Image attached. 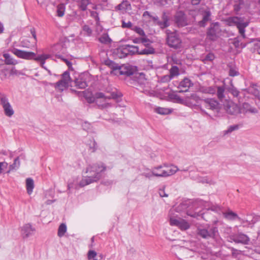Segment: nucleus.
<instances>
[{"label": "nucleus", "mask_w": 260, "mask_h": 260, "mask_svg": "<svg viewBox=\"0 0 260 260\" xmlns=\"http://www.w3.org/2000/svg\"><path fill=\"white\" fill-rule=\"evenodd\" d=\"M119 74L127 77L133 76L134 80L140 84L146 82L145 75L143 73H138L137 67L129 64H122L118 68Z\"/></svg>", "instance_id": "2"}, {"label": "nucleus", "mask_w": 260, "mask_h": 260, "mask_svg": "<svg viewBox=\"0 0 260 260\" xmlns=\"http://www.w3.org/2000/svg\"><path fill=\"white\" fill-rule=\"evenodd\" d=\"M69 85L67 82L60 80L56 83L55 87L56 89L62 91L64 89L67 88Z\"/></svg>", "instance_id": "26"}, {"label": "nucleus", "mask_w": 260, "mask_h": 260, "mask_svg": "<svg viewBox=\"0 0 260 260\" xmlns=\"http://www.w3.org/2000/svg\"><path fill=\"white\" fill-rule=\"evenodd\" d=\"M188 98L190 99L193 100L197 102H198V101L200 100V98L196 93H191Z\"/></svg>", "instance_id": "58"}, {"label": "nucleus", "mask_w": 260, "mask_h": 260, "mask_svg": "<svg viewBox=\"0 0 260 260\" xmlns=\"http://www.w3.org/2000/svg\"><path fill=\"white\" fill-rule=\"evenodd\" d=\"M221 31L219 23H212L207 30V37L212 41H215L220 37Z\"/></svg>", "instance_id": "6"}, {"label": "nucleus", "mask_w": 260, "mask_h": 260, "mask_svg": "<svg viewBox=\"0 0 260 260\" xmlns=\"http://www.w3.org/2000/svg\"><path fill=\"white\" fill-rule=\"evenodd\" d=\"M90 14H91V16L92 17H94L96 20L99 19V18L98 17V13L96 12H95V11H91L90 12Z\"/></svg>", "instance_id": "63"}, {"label": "nucleus", "mask_w": 260, "mask_h": 260, "mask_svg": "<svg viewBox=\"0 0 260 260\" xmlns=\"http://www.w3.org/2000/svg\"><path fill=\"white\" fill-rule=\"evenodd\" d=\"M61 80L67 82L69 84L71 83L72 80L68 71H66L63 73Z\"/></svg>", "instance_id": "45"}, {"label": "nucleus", "mask_w": 260, "mask_h": 260, "mask_svg": "<svg viewBox=\"0 0 260 260\" xmlns=\"http://www.w3.org/2000/svg\"><path fill=\"white\" fill-rule=\"evenodd\" d=\"M88 259L89 260H102L103 256L102 254H98L94 250H89L87 254Z\"/></svg>", "instance_id": "22"}, {"label": "nucleus", "mask_w": 260, "mask_h": 260, "mask_svg": "<svg viewBox=\"0 0 260 260\" xmlns=\"http://www.w3.org/2000/svg\"><path fill=\"white\" fill-rule=\"evenodd\" d=\"M15 72L16 70L14 69L10 70L5 64L0 66V77L2 80L6 79L9 74L13 75Z\"/></svg>", "instance_id": "15"}, {"label": "nucleus", "mask_w": 260, "mask_h": 260, "mask_svg": "<svg viewBox=\"0 0 260 260\" xmlns=\"http://www.w3.org/2000/svg\"><path fill=\"white\" fill-rule=\"evenodd\" d=\"M231 21L237 26L242 38L244 39L245 38V28L248 25L249 22L248 21L244 22L242 18L238 17H232Z\"/></svg>", "instance_id": "9"}, {"label": "nucleus", "mask_w": 260, "mask_h": 260, "mask_svg": "<svg viewBox=\"0 0 260 260\" xmlns=\"http://www.w3.org/2000/svg\"><path fill=\"white\" fill-rule=\"evenodd\" d=\"M12 52L18 57L23 59H34L36 56V54L32 52H27L16 48H14L12 50Z\"/></svg>", "instance_id": "11"}, {"label": "nucleus", "mask_w": 260, "mask_h": 260, "mask_svg": "<svg viewBox=\"0 0 260 260\" xmlns=\"http://www.w3.org/2000/svg\"><path fill=\"white\" fill-rule=\"evenodd\" d=\"M122 96V94L121 93H117L115 92H113L111 93L110 96H108V99H117Z\"/></svg>", "instance_id": "53"}, {"label": "nucleus", "mask_w": 260, "mask_h": 260, "mask_svg": "<svg viewBox=\"0 0 260 260\" xmlns=\"http://www.w3.org/2000/svg\"><path fill=\"white\" fill-rule=\"evenodd\" d=\"M248 112H249L251 113H257V110L256 108L250 106V107L248 109Z\"/></svg>", "instance_id": "64"}, {"label": "nucleus", "mask_w": 260, "mask_h": 260, "mask_svg": "<svg viewBox=\"0 0 260 260\" xmlns=\"http://www.w3.org/2000/svg\"><path fill=\"white\" fill-rule=\"evenodd\" d=\"M8 166V163L6 162H0V174L2 172V170L6 168Z\"/></svg>", "instance_id": "60"}, {"label": "nucleus", "mask_w": 260, "mask_h": 260, "mask_svg": "<svg viewBox=\"0 0 260 260\" xmlns=\"http://www.w3.org/2000/svg\"><path fill=\"white\" fill-rule=\"evenodd\" d=\"M166 34L167 43L170 48L177 49L181 47L182 41L176 31L167 29Z\"/></svg>", "instance_id": "4"}, {"label": "nucleus", "mask_w": 260, "mask_h": 260, "mask_svg": "<svg viewBox=\"0 0 260 260\" xmlns=\"http://www.w3.org/2000/svg\"><path fill=\"white\" fill-rule=\"evenodd\" d=\"M217 88V95L218 96V98L222 101L223 99L224 98V91H225V88L223 86H217L216 87Z\"/></svg>", "instance_id": "34"}, {"label": "nucleus", "mask_w": 260, "mask_h": 260, "mask_svg": "<svg viewBox=\"0 0 260 260\" xmlns=\"http://www.w3.org/2000/svg\"><path fill=\"white\" fill-rule=\"evenodd\" d=\"M141 43L143 44L146 47H147L151 42L149 39L146 37V36L144 37H141Z\"/></svg>", "instance_id": "55"}, {"label": "nucleus", "mask_w": 260, "mask_h": 260, "mask_svg": "<svg viewBox=\"0 0 260 260\" xmlns=\"http://www.w3.org/2000/svg\"><path fill=\"white\" fill-rule=\"evenodd\" d=\"M105 64L109 66L114 71L118 70V68L120 67V66L115 63L113 61L111 60H106L105 61Z\"/></svg>", "instance_id": "41"}, {"label": "nucleus", "mask_w": 260, "mask_h": 260, "mask_svg": "<svg viewBox=\"0 0 260 260\" xmlns=\"http://www.w3.org/2000/svg\"><path fill=\"white\" fill-rule=\"evenodd\" d=\"M65 11V5L63 4H59L57 7V13L58 17H62L64 15Z\"/></svg>", "instance_id": "39"}, {"label": "nucleus", "mask_w": 260, "mask_h": 260, "mask_svg": "<svg viewBox=\"0 0 260 260\" xmlns=\"http://www.w3.org/2000/svg\"><path fill=\"white\" fill-rule=\"evenodd\" d=\"M229 91L235 97H238L239 94V91L233 86L229 88Z\"/></svg>", "instance_id": "50"}, {"label": "nucleus", "mask_w": 260, "mask_h": 260, "mask_svg": "<svg viewBox=\"0 0 260 260\" xmlns=\"http://www.w3.org/2000/svg\"><path fill=\"white\" fill-rule=\"evenodd\" d=\"M250 92L260 100V87L253 85L250 88Z\"/></svg>", "instance_id": "32"}, {"label": "nucleus", "mask_w": 260, "mask_h": 260, "mask_svg": "<svg viewBox=\"0 0 260 260\" xmlns=\"http://www.w3.org/2000/svg\"><path fill=\"white\" fill-rule=\"evenodd\" d=\"M103 99L104 101H106V100L108 99V96H105V95L102 92H96L94 95V100L91 101L90 100V102H98L99 99Z\"/></svg>", "instance_id": "33"}, {"label": "nucleus", "mask_w": 260, "mask_h": 260, "mask_svg": "<svg viewBox=\"0 0 260 260\" xmlns=\"http://www.w3.org/2000/svg\"><path fill=\"white\" fill-rule=\"evenodd\" d=\"M211 13L209 10H206L203 12V19L198 22L200 27H205L208 22L211 20Z\"/></svg>", "instance_id": "18"}, {"label": "nucleus", "mask_w": 260, "mask_h": 260, "mask_svg": "<svg viewBox=\"0 0 260 260\" xmlns=\"http://www.w3.org/2000/svg\"><path fill=\"white\" fill-rule=\"evenodd\" d=\"M197 234L199 236L207 240L210 239H216L219 235L217 228L215 226L199 228L197 229Z\"/></svg>", "instance_id": "5"}, {"label": "nucleus", "mask_w": 260, "mask_h": 260, "mask_svg": "<svg viewBox=\"0 0 260 260\" xmlns=\"http://www.w3.org/2000/svg\"><path fill=\"white\" fill-rule=\"evenodd\" d=\"M34 231H35V229L29 223L25 224L21 229V233L24 238L32 235Z\"/></svg>", "instance_id": "17"}, {"label": "nucleus", "mask_w": 260, "mask_h": 260, "mask_svg": "<svg viewBox=\"0 0 260 260\" xmlns=\"http://www.w3.org/2000/svg\"><path fill=\"white\" fill-rule=\"evenodd\" d=\"M224 216L225 218L229 220H235L236 219H238L242 223H245V222H248V220H244L241 219L240 217L238 216V215L235 212L230 211L228 212H225L223 213Z\"/></svg>", "instance_id": "20"}, {"label": "nucleus", "mask_w": 260, "mask_h": 260, "mask_svg": "<svg viewBox=\"0 0 260 260\" xmlns=\"http://www.w3.org/2000/svg\"><path fill=\"white\" fill-rule=\"evenodd\" d=\"M162 21L157 22V25L159 26L161 29L167 28L170 25L169 17L167 14L166 12H163L161 16Z\"/></svg>", "instance_id": "19"}, {"label": "nucleus", "mask_w": 260, "mask_h": 260, "mask_svg": "<svg viewBox=\"0 0 260 260\" xmlns=\"http://www.w3.org/2000/svg\"><path fill=\"white\" fill-rule=\"evenodd\" d=\"M20 166V161L19 159V157H16L14 161V162L9 167V170L8 171V173H9L10 171L17 169Z\"/></svg>", "instance_id": "37"}, {"label": "nucleus", "mask_w": 260, "mask_h": 260, "mask_svg": "<svg viewBox=\"0 0 260 260\" xmlns=\"http://www.w3.org/2000/svg\"><path fill=\"white\" fill-rule=\"evenodd\" d=\"M188 207V205L187 203L183 202L180 203L178 206H177L175 208V210L177 212H185L187 208Z\"/></svg>", "instance_id": "36"}, {"label": "nucleus", "mask_w": 260, "mask_h": 260, "mask_svg": "<svg viewBox=\"0 0 260 260\" xmlns=\"http://www.w3.org/2000/svg\"><path fill=\"white\" fill-rule=\"evenodd\" d=\"M125 46L127 51H126L127 55H133L135 53L139 54L138 47L130 45H125Z\"/></svg>", "instance_id": "25"}, {"label": "nucleus", "mask_w": 260, "mask_h": 260, "mask_svg": "<svg viewBox=\"0 0 260 260\" xmlns=\"http://www.w3.org/2000/svg\"><path fill=\"white\" fill-rule=\"evenodd\" d=\"M132 26V23L130 21L125 22L124 20H122V27L131 28Z\"/></svg>", "instance_id": "56"}, {"label": "nucleus", "mask_w": 260, "mask_h": 260, "mask_svg": "<svg viewBox=\"0 0 260 260\" xmlns=\"http://www.w3.org/2000/svg\"><path fill=\"white\" fill-rule=\"evenodd\" d=\"M88 145L92 152H95L98 148L97 143L93 139L90 140V143Z\"/></svg>", "instance_id": "47"}, {"label": "nucleus", "mask_w": 260, "mask_h": 260, "mask_svg": "<svg viewBox=\"0 0 260 260\" xmlns=\"http://www.w3.org/2000/svg\"><path fill=\"white\" fill-rule=\"evenodd\" d=\"M229 74L230 76L234 77L237 76L239 73L236 70L231 68L229 70Z\"/></svg>", "instance_id": "57"}, {"label": "nucleus", "mask_w": 260, "mask_h": 260, "mask_svg": "<svg viewBox=\"0 0 260 260\" xmlns=\"http://www.w3.org/2000/svg\"><path fill=\"white\" fill-rule=\"evenodd\" d=\"M50 57V55L49 54H41L39 55L37 57H35L34 58L35 60L40 61L41 64V66L43 67V64L45 63V60L49 58Z\"/></svg>", "instance_id": "31"}, {"label": "nucleus", "mask_w": 260, "mask_h": 260, "mask_svg": "<svg viewBox=\"0 0 260 260\" xmlns=\"http://www.w3.org/2000/svg\"><path fill=\"white\" fill-rule=\"evenodd\" d=\"M30 33L33 37V38L35 40V42L36 43L37 42V36H36V30H35V29L34 28H31L30 29Z\"/></svg>", "instance_id": "59"}, {"label": "nucleus", "mask_w": 260, "mask_h": 260, "mask_svg": "<svg viewBox=\"0 0 260 260\" xmlns=\"http://www.w3.org/2000/svg\"><path fill=\"white\" fill-rule=\"evenodd\" d=\"M238 128H239V125L237 124L231 125L228 127L227 130H226L224 132V133L225 135L228 134L229 133H232V132H233L234 131L237 130Z\"/></svg>", "instance_id": "49"}, {"label": "nucleus", "mask_w": 260, "mask_h": 260, "mask_svg": "<svg viewBox=\"0 0 260 260\" xmlns=\"http://www.w3.org/2000/svg\"><path fill=\"white\" fill-rule=\"evenodd\" d=\"M106 166L103 164H95L86 168V176L79 183L81 187L98 181L102 176V172L106 170Z\"/></svg>", "instance_id": "1"}, {"label": "nucleus", "mask_w": 260, "mask_h": 260, "mask_svg": "<svg viewBox=\"0 0 260 260\" xmlns=\"http://www.w3.org/2000/svg\"><path fill=\"white\" fill-rule=\"evenodd\" d=\"M239 108L234 104L229 105L226 107V112L231 115H235L239 113Z\"/></svg>", "instance_id": "23"}, {"label": "nucleus", "mask_w": 260, "mask_h": 260, "mask_svg": "<svg viewBox=\"0 0 260 260\" xmlns=\"http://www.w3.org/2000/svg\"><path fill=\"white\" fill-rule=\"evenodd\" d=\"M162 168V166L161 165L159 166L152 169L151 172L150 173H144L143 174V175L146 178H151L152 176H155V175L154 174H159L158 173L156 172V170H158Z\"/></svg>", "instance_id": "29"}, {"label": "nucleus", "mask_w": 260, "mask_h": 260, "mask_svg": "<svg viewBox=\"0 0 260 260\" xmlns=\"http://www.w3.org/2000/svg\"><path fill=\"white\" fill-rule=\"evenodd\" d=\"M0 104L3 107L4 113L7 116L11 117L14 114V111L5 94H0Z\"/></svg>", "instance_id": "7"}, {"label": "nucleus", "mask_w": 260, "mask_h": 260, "mask_svg": "<svg viewBox=\"0 0 260 260\" xmlns=\"http://www.w3.org/2000/svg\"><path fill=\"white\" fill-rule=\"evenodd\" d=\"M67 231V226L64 223H61L58 229L57 235L59 237H62Z\"/></svg>", "instance_id": "38"}, {"label": "nucleus", "mask_w": 260, "mask_h": 260, "mask_svg": "<svg viewBox=\"0 0 260 260\" xmlns=\"http://www.w3.org/2000/svg\"><path fill=\"white\" fill-rule=\"evenodd\" d=\"M99 41L105 44H108L111 43L112 40L110 38L107 34H104L100 38Z\"/></svg>", "instance_id": "35"}, {"label": "nucleus", "mask_w": 260, "mask_h": 260, "mask_svg": "<svg viewBox=\"0 0 260 260\" xmlns=\"http://www.w3.org/2000/svg\"><path fill=\"white\" fill-rule=\"evenodd\" d=\"M203 106L212 111H218L219 109V103L214 99H206L202 100Z\"/></svg>", "instance_id": "10"}, {"label": "nucleus", "mask_w": 260, "mask_h": 260, "mask_svg": "<svg viewBox=\"0 0 260 260\" xmlns=\"http://www.w3.org/2000/svg\"><path fill=\"white\" fill-rule=\"evenodd\" d=\"M155 112L161 115H166L170 113L171 110L167 108L158 107L155 109Z\"/></svg>", "instance_id": "42"}, {"label": "nucleus", "mask_w": 260, "mask_h": 260, "mask_svg": "<svg viewBox=\"0 0 260 260\" xmlns=\"http://www.w3.org/2000/svg\"><path fill=\"white\" fill-rule=\"evenodd\" d=\"M169 73L170 77H171L173 79L175 77H177L180 75L179 68L176 66H172L169 70Z\"/></svg>", "instance_id": "30"}, {"label": "nucleus", "mask_w": 260, "mask_h": 260, "mask_svg": "<svg viewBox=\"0 0 260 260\" xmlns=\"http://www.w3.org/2000/svg\"><path fill=\"white\" fill-rule=\"evenodd\" d=\"M89 4V0H79L78 1V6L82 11H85L87 10V6Z\"/></svg>", "instance_id": "28"}, {"label": "nucleus", "mask_w": 260, "mask_h": 260, "mask_svg": "<svg viewBox=\"0 0 260 260\" xmlns=\"http://www.w3.org/2000/svg\"><path fill=\"white\" fill-rule=\"evenodd\" d=\"M170 224L179 227L182 230H185L189 228V224L185 220L179 218L176 219L171 217L170 219Z\"/></svg>", "instance_id": "13"}, {"label": "nucleus", "mask_w": 260, "mask_h": 260, "mask_svg": "<svg viewBox=\"0 0 260 260\" xmlns=\"http://www.w3.org/2000/svg\"><path fill=\"white\" fill-rule=\"evenodd\" d=\"M172 79L170 75H166L161 77L160 81L162 83H167L170 82Z\"/></svg>", "instance_id": "52"}, {"label": "nucleus", "mask_w": 260, "mask_h": 260, "mask_svg": "<svg viewBox=\"0 0 260 260\" xmlns=\"http://www.w3.org/2000/svg\"><path fill=\"white\" fill-rule=\"evenodd\" d=\"M175 22L180 27L188 24L186 16L183 12L180 11L176 13L175 16Z\"/></svg>", "instance_id": "12"}, {"label": "nucleus", "mask_w": 260, "mask_h": 260, "mask_svg": "<svg viewBox=\"0 0 260 260\" xmlns=\"http://www.w3.org/2000/svg\"><path fill=\"white\" fill-rule=\"evenodd\" d=\"M130 6V4L126 1H123L121 3L117 5L116 8L119 10H126L128 9V7Z\"/></svg>", "instance_id": "40"}, {"label": "nucleus", "mask_w": 260, "mask_h": 260, "mask_svg": "<svg viewBox=\"0 0 260 260\" xmlns=\"http://www.w3.org/2000/svg\"><path fill=\"white\" fill-rule=\"evenodd\" d=\"M74 82L78 88L84 89L87 86L86 82L81 78L76 79Z\"/></svg>", "instance_id": "24"}, {"label": "nucleus", "mask_w": 260, "mask_h": 260, "mask_svg": "<svg viewBox=\"0 0 260 260\" xmlns=\"http://www.w3.org/2000/svg\"><path fill=\"white\" fill-rule=\"evenodd\" d=\"M162 167L166 168L165 170H162L161 173L159 174H154L156 177H167L175 174L179 170L178 168L174 165L170 166L167 164H164Z\"/></svg>", "instance_id": "8"}, {"label": "nucleus", "mask_w": 260, "mask_h": 260, "mask_svg": "<svg viewBox=\"0 0 260 260\" xmlns=\"http://www.w3.org/2000/svg\"><path fill=\"white\" fill-rule=\"evenodd\" d=\"M155 51L152 47H147L140 51H139V54H152L154 53Z\"/></svg>", "instance_id": "43"}, {"label": "nucleus", "mask_w": 260, "mask_h": 260, "mask_svg": "<svg viewBox=\"0 0 260 260\" xmlns=\"http://www.w3.org/2000/svg\"><path fill=\"white\" fill-rule=\"evenodd\" d=\"M127 51L126 49L125 45L122 46L114 51V53L120 58H122L126 57L128 55L127 54Z\"/></svg>", "instance_id": "21"}, {"label": "nucleus", "mask_w": 260, "mask_h": 260, "mask_svg": "<svg viewBox=\"0 0 260 260\" xmlns=\"http://www.w3.org/2000/svg\"><path fill=\"white\" fill-rule=\"evenodd\" d=\"M215 58V55L212 53H209L206 55L205 56V57H202V61L206 63L207 61H212Z\"/></svg>", "instance_id": "46"}, {"label": "nucleus", "mask_w": 260, "mask_h": 260, "mask_svg": "<svg viewBox=\"0 0 260 260\" xmlns=\"http://www.w3.org/2000/svg\"><path fill=\"white\" fill-rule=\"evenodd\" d=\"M231 240L236 243L247 244L249 241V237L242 233H239L237 235H234L230 237Z\"/></svg>", "instance_id": "14"}, {"label": "nucleus", "mask_w": 260, "mask_h": 260, "mask_svg": "<svg viewBox=\"0 0 260 260\" xmlns=\"http://www.w3.org/2000/svg\"><path fill=\"white\" fill-rule=\"evenodd\" d=\"M3 56L5 59V62L7 64H12L14 63L13 59L11 57L9 53H4Z\"/></svg>", "instance_id": "48"}, {"label": "nucleus", "mask_w": 260, "mask_h": 260, "mask_svg": "<svg viewBox=\"0 0 260 260\" xmlns=\"http://www.w3.org/2000/svg\"><path fill=\"white\" fill-rule=\"evenodd\" d=\"M159 194L161 197H168V194H167L165 191L164 188L160 189L159 191Z\"/></svg>", "instance_id": "61"}, {"label": "nucleus", "mask_w": 260, "mask_h": 260, "mask_svg": "<svg viewBox=\"0 0 260 260\" xmlns=\"http://www.w3.org/2000/svg\"><path fill=\"white\" fill-rule=\"evenodd\" d=\"M193 84L191 81L188 78H184L180 83L178 86V88H184L185 89H181L178 92H187L190 86H193Z\"/></svg>", "instance_id": "16"}, {"label": "nucleus", "mask_w": 260, "mask_h": 260, "mask_svg": "<svg viewBox=\"0 0 260 260\" xmlns=\"http://www.w3.org/2000/svg\"><path fill=\"white\" fill-rule=\"evenodd\" d=\"M134 30L140 36L142 37L145 36V33L144 30L141 27L136 26L134 28Z\"/></svg>", "instance_id": "54"}, {"label": "nucleus", "mask_w": 260, "mask_h": 260, "mask_svg": "<svg viewBox=\"0 0 260 260\" xmlns=\"http://www.w3.org/2000/svg\"><path fill=\"white\" fill-rule=\"evenodd\" d=\"M83 30L86 34L88 36H91L92 32V30L91 28L87 25H85L83 27Z\"/></svg>", "instance_id": "51"}, {"label": "nucleus", "mask_w": 260, "mask_h": 260, "mask_svg": "<svg viewBox=\"0 0 260 260\" xmlns=\"http://www.w3.org/2000/svg\"><path fill=\"white\" fill-rule=\"evenodd\" d=\"M250 105L247 103H244L243 104V109H244L245 112H248V109L250 107Z\"/></svg>", "instance_id": "62"}, {"label": "nucleus", "mask_w": 260, "mask_h": 260, "mask_svg": "<svg viewBox=\"0 0 260 260\" xmlns=\"http://www.w3.org/2000/svg\"><path fill=\"white\" fill-rule=\"evenodd\" d=\"M241 40L240 39L239 37H237L234 38V41H233V45L236 48H244L246 46L245 44H243L242 43H240Z\"/></svg>", "instance_id": "44"}, {"label": "nucleus", "mask_w": 260, "mask_h": 260, "mask_svg": "<svg viewBox=\"0 0 260 260\" xmlns=\"http://www.w3.org/2000/svg\"><path fill=\"white\" fill-rule=\"evenodd\" d=\"M171 251L180 260H190L196 254L194 251L178 245L173 246L171 248Z\"/></svg>", "instance_id": "3"}, {"label": "nucleus", "mask_w": 260, "mask_h": 260, "mask_svg": "<svg viewBox=\"0 0 260 260\" xmlns=\"http://www.w3.org/2000/svg\"><path fill=\"white\" fill-rule=\"evenodd\" d=\"M26 185L27 193L30 194L34 187V180L30 178H27L26 180Z\"/></svg>", "instance_id": "27"}]
</instances>
